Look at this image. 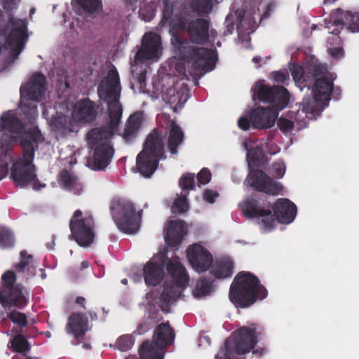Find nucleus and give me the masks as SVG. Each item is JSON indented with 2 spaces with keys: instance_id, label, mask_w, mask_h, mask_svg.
<instances>
[{
  "instance_id": "5",
  "label": "nucleus",
  "mask_w": 359,
  "mask_h": 359,
  "mask_svg": "<svg viewBox=\"0 0 359 359\" xmlns=\"http://www.w3.org/2000/svg\"><path fill=\"white\" fill-rule=\"evenodd\" d=\"M121 90L120 79L117 70L115 68L109 70L106 78L102 80L97 87V93L100 98L107 103L111 129L116 128L122 118L123 108L119 102Z\"/></svg>"
},
{
  "instance_id": "38",
  "label": "nucleus",
  "mask_w": 359,
  "mask_h": 359,
  "mask_svg": "<svg viewBox=\"0 0 359 359\" xmlns=\"http://www.w3.org/2000/svg\"><path fill=\"white\" fill-rule=\"evenodd\" d=\"M60 183L63 187L72 191L75 194H80L82 191V185L79 182L78 177L73 172L62 170L60 174Z\"/></svg>"
},
{
  "instance_id": "7",
  "label": "nucleus",
  "mask_w": 359,
  "mask_h": 359,
  "mask_svg": "<svg viewBox=\"0 0 359 359\" xmlns=\"http://www.w3.org/2000/svg\"><path fill=\"white\" fill-rule=\"evenodd\" d=\"M112 218L124 233H135L140 226L142 210L136 212L133 203L125 198H114L110 204Z\"/></svg>"
},
{
  "instance_id": "18",
  "label": "nucleus",
  "mask_w": 359,
  "mask_h": 359,
  "mask_svg": "<svg viewBox=\"0 0 359 359\" xmlns=\"http://www.w3.org/2000/svg\"><path fill=\"white\" fill-rule=\"evenodd\" d=\"M187 259L193 267L198 272L207 271L212 264L211 253L200 244H193L187 250Z\"/></svg>"
},
{
  "instance_id": "43",
  "label": "nucleus",
  "mask_w": 359,
  "mask_h": 359,
  "mask_svg": "<svg viewBox=\"0 0 359 359\" xmlns=\"http://www.w3.org/2000/svg\"><path fill=\"white\" fill-rule=\"evenodd\" d=\"M172 38L171 42L175 48H177L179 51L181 58L184 60L185 55L184 54V50H187L188 47H193L192 45L190 44L189 41L186 39H182L180 36L179 32H170Z\"/></svg>"
},
{
  "instance_id": "10",
  "label": "nucleus",
  "mask_w": 359,
  "mask_h": 359,
  "mask_svg": "<svg viewBox=\"0 0 359 359\" xmlns=\"http://www.w3.org/2000/svg\"><path fill=\"white\" fill-rule=\"evenodd\" d=\"M95 221L91 214L86 213L78 209L74 211L69 222L71 231L70 238L74 239L79 245L88 247L95 238Z\"/></svg>"
},
{
  "instance_id": "60",
  "label": "nucleus",
  "mask_w": 359,
  "mask_h": 359,
  "mask_svg": "<svg viewBox=\"0 0 359 359\" xmlns=\"http://www.w3.org/2000/svg\"><path fill=\"white\" fill-rule=\"evenodd\" d=\"M20 0H1L3 8L6 11H12L18 6Z\"/></svg>"
},
{
  "instance_id": "36",
  "label": "nucleus",
  "mask_w": 359,
  "mask_h": 359,
  "mask_svg": "<svg viewBox=\"0 0 359 359\" xmlns=\"http://www.w3.org/2000/svg\"><path fill=\"white\" fill-rule=\"evenodd\" d=\"M142 124V114L140 112H135L130 115L126 122L123 138L126 142H130L136 137V135Z\"/></svg>"
},
{
  "instance_id": "64",
  "label": "nucleus",
  "mask_w": 359,
  "mask_h": 359,
  "mask_svg": "<svg viewBox=\"0 0 359 359\" xmlns=\"http://www.w3.org/2000/svg\"><path fill=\"white\" fill-rule=\"evenodd\" d=\"M86 299L83 297H77L76 299V304H79L81 307L86 309L85 306Z\"/></svg>"
},
{
  "instance_id": "19",
  "label": "nucleus",
  "mask_w": 359,
  "mask_h": 359,
  "mask_svg": "<svg viewBox=\"0 0 359 359\" xmlns=\"http://www.w3.org/2000/svg\"><path fill=\"white\" fill-rule=\"evenodd\" d=\"M100 107L89 98H84L74 106L72 116L75 121L81 123H90L97 117Z\"/></svg>"
},
{
  "instance_id": "54",
  "label": "nucleus",
  "mask_w": 359,
  "mask_h": 359,
  "mask_svg": "<svg viewBox=\"0 0 359 359\" xmlns=\"http://www.w3.org/2000/svg\"><path fill=\"white\" fill-rule=\"evenodd\" d=\"M285 172V165L283 162H275L272 165V175L276 178H282Z\"/></svg>"
},
{
  "instance_id": "57",
  "label": "nucleus",
  "mask_w": 359,
  "mask_h": 359,
  "mask_svg": "<svg viewBox=\"0 0 359 359\" xmlns=\"http://www.w3.org/2000/svg\"><path fill=\"white\" fill-rule=\"evenodd\" d=\"M271 75L274 81L277 83H285V81L289 79L288 74L282 71L273 72Z\"/></svg>"
},
{
  "instance_id": "39",
  "label": "nucleus",
  "mask_w": 359,
  "mask_h": 359,
  "mask_svg": "<svg viewBox=\"0 0 359 359\" xmlns=\"http://www.w3.org/2000/svg\"><path fill=\"white\" fill-rule=\"evenodd\" d=\"M38 101L21 97L20 109L29 123H32L38 116Z\"/></svg>"
},
{
  "instance_id": "25",
  "label": "nucleus",
  "mask_w": 359,
  "mask_h": 359,
  "mask_svg": "<svg viewBox=\"0 0 359 359\" xmlns=\"http://www.w3.org/2000/svg\"><path fill=\"white\" fill-rule=\"evenodd\" d=\"M186 235L184 222L181 220L170 221L167 227L165 243L169 248L176 250L179 248Z\"/></svg>"
},
{
  "instance_id": "33",
  "label": "nucleus",
  "mask_w": 359,
  "mask_h": 359,
  "mask_svg": "<svg viewBox=\"0 0 359 359\" xmlns=\"http://www.w3.org/2000/svg\"><path fill=\"white\" fill-rule=\"evenodd\" d=\"M20 260L18 263L15 264L14 268L18 273H26L25 275V280L36 275V264L34 260L33 256L29 255L26 250H22L20 252Z\"/></svg>"
},
{
  "instance_id": "51",
  "label": "nucleus",
  "mask_w": 359,
  "mask_h": 359,
  "mask_svg": "<svg viewBox=\"0 0 359 359\" xmlns=\"http://www.w3.org/2000/svg\"><path fill=\"white\" fill-rule=\"evenodd\" d=\"M8 317L14 324L21 327H26L27 325V317L23 313L13 310L8 313Z\"/></svg>"
},
{
  "instance_id": "6",
  "label": "nucleus",
  "mask_w": 359,
  "mask_h": 359,
  "mask_svg": "<svg viewBox=\"0 0 359 359\" xmlns=\"http://www.w3.org/2000/svg\"><path fill=\"white\" fill-rule=\"evenodd\" d=\"M111 136V130L103 127L93 128L88 133V143L93 149L91 159L93 170H104L110 164L114 154L109 141Z\"/></svg>"
},
{
  "instance_id": "40",
  "label": "nucleus",
  "mask_w": 359,
  "mask_h": 359,
  "mask_svg": "<svg viewBox=\"0 0 359 359\" xmlns=\"http://www.w3.org/2000/svg\"><path fill=\"white\" fill-rule=\"evenodd\" d=\"M160 350L162 351L154 342L146 341L141 345L139 354L142 359H163V355L159 352Z\"/></svg>"
},
{
  "instance_id": "28",
  "label": "nucleus",
  "mask_w": 359,
  "mask_h": 359,
  "mask_svg": "<svg viewBox=\"0 0 359 359\" xmlns=\"http://www.w3.org/2000/svg\"><path fill=\"white\" fill-rule=\"evenodd\" d=\"M143 276L146 285L156 286L164 277V266L163 263L149 261L143 269Z\"/></svg>"
},
{
  "instance_id": "2",
  "label": "nucleus",
  "mask_w": 359,
  "mask_h": 359,
  "mask_svg": "<svg viewBox=\"0 0 359 359\" xmlns=\"http://www.w3.org/2000/svg\"><path fill=\"white\" fill-rule=\"evenodd\" d=\"M43 141L42 134L37 126L31 127L21 137L20 146L22 148V157L13 161L11 168V178L22 187L32 184L33 189L39 190L46 184L40 182L36 174V167L33 164L35 147Z\"/></svg>"
},
{
  "instance_id": "49",
  "label": "nucleus",
  "mask_w": 359,
  "mask_h": 359,
  "mask_svg": "<svg viewBox=\"0 0 359 359\" xmlns=\"http://www.w3.org/2000/svg\"><path fill=\"white\" fill-rule=\"evenodd\" d=\"M134 344V339L129 334H124L119 337L116 341V346L121 351H129Z\"/></svg>"
},
{
  "instance_id": "35",
  "label": "nucleus",
  "mask_w": 359,
  "mask_h": 359,
  "mask_svg": "<svg viewBox=\"0 0 359 359\" xmlns=\"http://www.w3.org/2000/svg\"><path fill=\"white\" fill-rule=\"evenodd\" d=\"M184 134L180 126L174 121L170 126L169 135L168 137V149L171 154L176 155L178 153V147L184 141Z\"/></svg>"
},
{
  "instance_id": "61",
  "label": "nucleus",
  "mask_w": 359,
  "mask_h": 359,
  "mask_svg": "<svg viewBox=\"0 0 359 359\" xmlns=\"http://www.w3.org/2000/svg\"><path fill=\"white\" fill-rule=\"evenodd\" d=\"M328 52L330 55L334 58L341 57L344 54V50L341 47L329 48Z\"/></svg>"
},
{
  "instance_id": "56",
  "label": "nucleus",
  "mask_w": 359,
  "mask_h": 359,
  "mask_svg": "<svg viewBox=\"0 0 359 359\" xmlns=\"http://www.w3.org/2000/svg\"><path fill=\"white\" fill-rule=\"evenodd\" d=\"M262 154L261 149L258 147L251 149L248 151V158L250 159V162L257 163L259 160V156Z\"/></svg>"
},
{
  "instance_id": "26",
  "label": "nucleus",
  "mask_w": 359,
  "mask_h": 359,
  "mask_svg": "<svg viewBox=\"0 0 359 359\" xmlns=\"http://www.w3.org/2000/svg\"><path fill=\"white\" fill-rule=\"evenodd\" d=\"M175 330L168 322L158 325L154 331L153 342L161 350L172 345L175 341Z\"/></svg>"
},
{
  "instance_id": "45",
  "label": "nucleus",
  "mask_w": 359,
  "mask_h": 359,
  "mask_svg": "<svg viewBox=\"0 0 359 359\" xmlns=\"http://www.w3.org/2000/svg\"><path fill=\"white\" fill-rule=\"evenodd\" d=\"M82 11L88 14L97 13L102 8L101 0H76Z\"/></svg>"
},
{
  "instance_id": "20",
  "label": "nucleus",
  "mask_w": 359,
  "mask_h": 359,
  "mask_svg": "<svg viewBox=\"0 0 359 359\" xmlns=\"http://www.w3.org/2000/svg\"><path fill=\"white\" fill-rule=\"evenodd\" d=\"M209 20L198 18L187 22V32L190 42L203 45L209 40Z\"/></svg>"
},
{
  "instance_id": "3",
  "label": "nucleus",
  "mask_w": 359,
  "mask_h": 359,
  "mask_svg": "<svg viewBox=\"0 0 359 359\" xmlns=\"http://www.w3.org/2000/svg\"><path fill=\"white\" fill-rule=\"evenodd\" d=\"M268 295L259 278L249 271H240L230 285L229 297L237 308H248Z\"/></svg>"
},
{
  "instance_id": "17",
  "label": "nucleus",
  "mask_w": 359,
  "mask_h": 359,
  "mask_svg": "<svg viewBox=\"0 0 359 359\" xmlns=\"http://www.w3.org/2000/svg\"><path fill=\"white\" fill-rule=\"evenodd\" d=\"M161 46V37L155 33H146L142 39V46L135 55L134 62L138 64L158 57Z\"/></svg>"
},
{
  "instance_id": "4",
  "label": "nucleus",
  "mask_w": 359,
  "mask_h": 359,
  "mask_svg": "<svg viewBox=\"0 0 359 359\" xmlns=\"http://www.w3.org/2000/svg\"><path fill=\"white\" fill-rule=\"evenodd\" d=\"M264 327L257 323L250 326H243L235 330L229 337L219 353L215 355L216 359H233V353L244 355L254 349L258 337L264 332Z\"/></svg>"
},
{
  "instance_id": "50",
  "label": "nucleus",
  "mask_w": 359,
  "mask_h": 359,
  "mask_svg": "<svg viewBox=\"0 0 359 359\" xmlns=\"http://www.w3.org/2000/svg\"><path fill=\"white\" fill-rule=\"evenodd\" d=\"M179 186L182 190H192L195 187V176L192 173L183 175L179 180Z\"/></svg>"
},
{
  "instance_id": "32",
  "label": "nucleus",
  "mask_w": 359,
  "mask_h": 359,
  "mask_svg": "<svg viewBox=\"0 0 359 359\" xmlns=\"http://www.w3.org/2000/svg\"><path fill=\"white\" fill-rule=\"evenodd\" d=\"M188 91L187 88H182L179 90L169 88L166 94L163 95V100L171 106L175 112L177 109H181L187 101Z\"/></svg>"
},
{
  "instance_id": "42",
  "label": "nucleus",
  "mask_w": 359,
  "mask_h": 359,
  "mask_svg": "<svg viewBox=\"0 0 359 359\" xmlns=\"http://www.w3.org/2000/svg\"><path fill=\"white\" fill-rule=\"evenodd\" d=\"M214 0H191V8L200 16L209 14L213 8Z\"/></svg>"
},
{
  "instance_id": "44",
  "label": "nucleus",
  "mask_w": 359,
  "mask_h": 359,
  "mask_svg": "<svg viewBox=\"0 0 359 359\" xmlns=\"http://www.w3.org/2000/svg\"><path fill=\"white\" fill-rule=\"evenodd\" d=\"M325 104V102L316 100L315 96L313 94V97H305L302 100V111L306 114H314V113L316 112L318 106H324Z\"/></svg>"
},
{
  "instance_id": "59",
  "label": "nucleus",
  "mask_w": 359,
  "mask_h": 359,
  "mask_svg": "<svg viewBox=\"0 0 359 359\" xmlns=\"http://www.w3.org/2000/svg\"><path fill=\"white\" fill-rule=\"evenodd\" d=\"M218 196V193L211 189H206L203 193V198L205 201L209 203H214Z\"/></svg>"
},
{
  "instance_id": "48",
  "label": "nucleus",
  "mask_w": 359,
  "mask_h": 359,
  "mask_svg": "<svg viewBox=\"0 0 359 359\" xmlns=\"http://www.w3.org/2000/svg\"><path fill=\"white\" fill-rule=\"evenodd\" d=\"M188 193L182 195L181 197L177 198L173 203L171 208L172 213L182 214L189 210V204L187 203V196Z\"/></svg>"
},
{
  "instance_id": "27",
  "label": "nucleus",
  "mask_w": 359,
  "mask_h": 359,
  "mask_svg": "<svg viewBox=\"0 0 359 359\" xmlns=\"http://www.w3.org/2000/svg\"><path fill=\"white\" fill-rule=\"evenodd\" d=\"M0 126L5 131L18 135L20 142L22 136L30 129L25 130L23 122L11 111L3 113L0 118Z\"/></svg>"
},
{
  "instance_id": "21",
  "label": "nucleus",
  "mask_w": 359,
  "mask_h": 359,
  "mask_svg": "<svg viewBox=\"0 0 359 359\" xmlns=\"http://www.w3.org/2000/svg\"><path fill=\"white\" fill-rule=\"evenodd\" d=\"M175 4H170L164 0L163 16L159 25L162 27L168 26L170 32H179L187 29V23L184 17L180 14H175Z\"/></svg>"
},
{
  "instance_id": "37",
  "label": "nucleus",
  "mask_w": 359,
  "mask_h": 359,
  "mask_svg": "<svg viewBox=\"0 0 359 359\" xmlns=\"http://www.w3.org/2000/svg\"><path fill=\"white\" fill-rule=\"evenodd\" d=\"M233 262L229 258H224L217 261L212 265L210 273L214 276L215 278L224 279L231 277L233 274Z\"/></svg>"
},
{
  "instance_id": "29",
  "label": "nucleus",
  "mask_w": 359,
  "mask_h": 359,
  "mask_svg": "<svg viewBox=\"0 0 359 359\" xmlns=\"http://www.w3.org/2000/svg\"><path fill=\"white\" fill-rule=\"evenodd\" d=\"M312 79H315L312 89L315 99L327 104L330 100L332 90L333 89L332 81L325 77L324 73L320 76L312 78Z\"/></svg>"
},
{
  "instance_id": "58",
  "label": "nucleus",
  "mask_w": 359,
  "mask_h": 359,
  "mask_svg": "<svg viewBox=\"0 0 359 359\" xmlns=\"http://www.w3.org/2000/svg\"><path fill=\"white\" fill-rule=\"evenodd\" d=\"M251 126L252 122L250 120V116L249 118L247 116H242L238 121V126L243 130H249Z\"/></svg>"
},
{
  "instance_id": "55",
  "label": "nucleus",
  "mask_w": 359,
  "mask_h": 359,
  "mask_svg": "<svg viewBox=\"0 0 359 359\" xmlns=\"http://www.w3.org/2000/svg\"><path fill=\"white\" fill-rule=\"evenodd\" d=\"M211 172L206 168H203L197 175V180L201 184H206L211 180Z\"/></svg>"
},
{
  "instance_id": "16",
  "label": "nucleus",
  "mask_w": 359,
  "mask_h": 359,
  "mask_svg": "<svg viewBox=\"0 0 359 359\" xmlns=\"http://www.w3.org/2000/svg\"><path fill=\"white\" fill-rule=\"evenodd\" d=\"M140 152L160 161L165 160L166 158L165 135L162 131L158 128L153 129L147 135Z\"/></svg>"
},
{
  "instance_id": "31",
  "label": "nucleus",
  "mask_w": 359,
  "mask_h": 359,
  "mask_svg": "<svg viewBox=\"0 0 359 359\" xmlns=\"http://www.w3.org/2000/svg\"><path fill=\"white\" fill-rule=\"evenodd\" d=\"M160 160L140 152L136 158L138 172L144 177H150L158 166Z\"/></svg>"
},
{
  "instance_id": "8",
  "label": "nucleus",
  "mask_w": 359,
  "mask_h": 359,
  "mask_svg": "<svg viewBox=\"0 0 359 359\" xmlns=\"http://www.w3.org/2000/svg\"><path fill=\"white\" fill-rule=\"evenodd\" d=\"M17 276L13 271L8 270L1 276L0 303L3 306H15L22 309L29 302V292L20 283H16Z\"/></svg>"
},
{
  "instance_id": "1",
  "label": "nucleus",
  "mask_w": 359,
  "mask_h": 359,
  "mask_svg": "<svg viewBox=\"0 0 359 359\" xmlns=\"http://www.w3.org/2000/svg\"><path fill=\"white\" fill-rule=\"evenodd\" d=\"M243 214L248 218L261 217V225L267 230L273 228L276 219L281 224H290L295 218L297 208L287 198H278L272 205L262 194H253L240 204Z\"/></svg>"
},
{
  "instance_id": "12",
  "label": "nucleus",
  "mask_w": 359,
  "mask_h": 359,
  "mask_svg": "<svg viewBox=\"0 0 359 359\" xmlns=\"http://www.w3.org/2000/svg\"><path fill=\"white\" fill-rule=\"evenodd\" d=\"M255 90L257 99L268 103L269 107L278 114L289 103V91L282 86H269L259 81L256 83Z\"/></svg>"
},
{
  "instance_id": "30",
  "label": "nucleus",
  "mask_w": 359,
  "mask_h": 359,
  "mask_svg": "<svg viewBox=\"0 0 359 359\" xmlns=\"http://www.w3.org/2000/svg\"><path fill=\"white\" fill-rule=\"evenodd\" d=\"M67 326L76 338H82L88 330V320L85 313H72L69 318Z\"/></svg>"
},
{
  "instance_id": "15",
  "label": "nucleus",
  "mask_w": 359,
  "mask_h": 359,
  "mask_svg": "<svg viewBox=\"0 0 359 359\" xmlns=\"http://www.w3.org/2000/svg\"><path fill=\"white\" fill-rule=\"evenodd\" d=\"M250 185L255 189L268 195H278L283 190L282 184L268 176L262 170L257 169L250 172Z\"/></svg>"
},
{
  "instance_id": "53",
  "label": "nucleus",
  "mask_w": 359,
  "mask_h": 359,
  "mask_svg": "<svg viewBox=\"0 0 359 359\" xmlns=\"http://www.w3.org/2000/svg\"><path fill=\"white\" fill-rule=\"evenodd\" d=\"M277 123L279 129L285 133L291 132L294 128L293 121L284 117L279 118Z\"/></svg>"
},
{
  "instance_id": "24",
  "label": "nucleus",
  "mask_w": 359,
  "mask_h": 359,
  "mask_svg": "<svg viewBox=\"0 0 359 359\" xmlns=\"http://www.w3.org/2000/svg\"><path fill=\"white\" fill-rule=\"evenodd\" d=\"M291 74L296 82L304 83V86H308L307 82L310 76L316 78L325 73L326 69L321 64L311 65L304 69L302 66L294 64L291 68Z\"/></svg>"
},
{
  "instance_id": "52",
  "label": "nucleus",
  "mask_w": 359,
  "mask_h": 359,
  "mask_svg": "<svg viewBox=\"0 0 359 359\" xmlns=\"http://www.w3.org/2000/svg\"><path fill=\"white\" fill-rule=\"evenodd\" d=\"M153 326L154 323L152 322V319L149 317L138 325L137 329L134 331V334L139 335L144 334L149 331Z\"/></svg>"
},
{
  "instance_id": "63",
  "label": "nucleus",
  "mask_w": 359,
  "mask_h": 359,
  "mask_svg": "<svg viewBox=\"0 0 359 359\" xmlns=\"http://www.w3.org/2000/svg\"><path fill=\"white\" fill-rule=\"evenodd\" d=\"M252 353L258 357H262L266 353V348L264 347L257 348L256 349L253 350Z\"/></svg>"
},
{
  "instance_id": "11",
  "label": "nucleus",
  "mask_w": 359,
  "mask_h": 359,
  "mask_svg": "<svg viewBox=\"0 0 359 359\" xmlns=\"http://www.w3.org/2000/svg\"><path fill=\"white\" fill-rule=\"evenodd\" d=\"M3 34L7 35V48L11 49L14 55H20L28 39L27 20L10 18L3 29Z\"/></svg>"
},
{
  "instance_id": "62",
  "label": "nucleus",
  "mask_w": 359,
  "mask_h": 359,
  "mask_svg": "<svg viewBox=\"0 0 359 359\" xmlns=\"http://www.w3.org/2000/svg\"><path fill=\"white\" fill-rule=\"evenodd\" d=\"M235 14L236 15V25L237 27H238L243 19L245 11L243 10L238 9L236 11Z\"/></svg>"
},
{
  "instance_id": "13",
  "label": "nucleus",
  "mask_w": 359,
  "mask_h": 359,
  "mask_svg": "<svg viewBox=\"0 0 359 359\" xmlns=\"http://www.w3.org/2000/svg\"><path fill=\"white\" fill-rule=\"evenodd\" d=\"M325 27L328 29L333 28L330 32L338 36L341 30L346 27L351 32L359 31V12L352 13L349 11H344L337 8L332 11L329 18L325 19Z\"/></svg>"
},
{
  "instance_id": "22",
  "label": "nucleus",
  "mask_w": 359,
  "mask_h": 359,
  "mask_svg": "<svg viewBox=\"0 0 359 359\" xmlns=\"http://www.w3.org/2000/svg\"><path fill=\"white\" fill-rule=\"evenodd\" d=\"M45 85V76L41 73H35L27 85L20 88V96L22 98L39 102L44 95Z\"/></svg>"
},
{
  "instance_id": "46",
  "label": "nucleus",
  "mask_w": 359,
  "mask_h": 359,
  "mask_svg": "<svg viewBox=\"0 0 359 359\" xmlns=\"http://www.w3.org/2000/svg\"><path fill=\"white\" fill-rule=\"evenodd\" d=\"M15 238L13 232L6 227L0 226V248H10L14 246Z\"/></svg>"
},
{
  "instance_id": "14",
  "label": "nucleus",
  "mask_w": 359,
  "mask_h": 359,
  "mask_svg": "<svg viewBox=\"0 0 359 359\" xmlns=\"http://www.w3.org/2000/svg\"><path fill=\"white\" fill-rule=\"evenodd\" d=\"M184 51V61L191 62L194 69L207 72L215 68L217 60L216 50L193 46Z\"/></svg>"
},
{
  "instance_id": "34",
  "label": "nucleus",
  "mask_w": 359,
  "mask_h": 359,
  "mask_svg": "<svg viewBox=\"0 0 359 359\" xmlns=\"http://www.w3.org/2000/svg\"><path fill=\"white\" fill-rule=\"evenodd\" d=\"M74 120L72 117L62 113H57L50 120V126L54 130L62 134L67 135L74 132Z\"/></svg>"
},
{
  "instance_id": "9",
  "label": "nucleus",
  "mask_w": 359,
  "mask_h": 359,
  "mask_svg": "<svg viewBox=\"0 0 359 359\" xmlns=\"http://www.w3.org/2000/svg\"><path fill=\"white\" fill-rule=\"evenodd\" d=\"M167 271L172 282L170 284L165 283L163 291L160 296V302L165 306H168L172 301L179 299L189 281L187 270L180 262L169 261Z\"/></svg>"
},
{
  "instance_id": "41",
  "label": "nucleus",
  "mask_w": 359,
  "mask_h": 359,
  "mask_svg": "<svg viewBox=\"0 0 359 359\" xmlns=\"http://www.w3.org/2000/svg\"><path fill=\"white\" fill-rule=\"evenodd\" d=\"M215 279L212 277L200 279L193 291L195 297L201 298L210 294Z\"/></svg>"
},
{
  "instance_id": "23",
  "label": "nucleus",
  "mask_w": 359,
  "mask_h": 359,
  "mask_svg": "<svg viewBox=\"0 0 359 359\" xmlns=\"http://www.w3.org/2000/svg\"><path fill=\"white\" fill-rule=\"evenodd\" d=\"M277 111L269 107H257L250 112L252 127L257 129L271 128L278 117Z\"/></svg>"
},
{
  "instance_id": "47",
  "label": "nucleus",
  "mask_w": 359,
  "mask_h": 359,
  "mask_svg": "<svg viewBox=\"0 0 359 359\" xmlns=\"http://www.w3.org/2000/svg\"><path fill=\"white\" fill-rule=\"evenodd\" d=\"M12 348L15 352L25 353L30 349L27 340L21 334L15 336L11 342Z\"/></svg>"
}]
</instances>
